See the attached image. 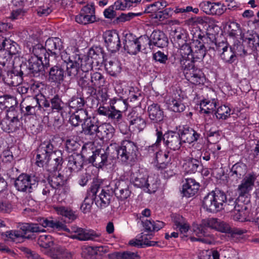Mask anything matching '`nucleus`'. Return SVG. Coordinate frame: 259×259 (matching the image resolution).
Masks as SVG:
<instances>
[{"mask_svg":"<svg viewBox=\"0 0 259 259\" xmlns=\"http://www.w3.org/2000/svg\"><path fill=\"white\" fill-rule=\"evenodd\" d=\"M116 107L111 106L108 118L114 120L116 126L120 130H122L121 128L123 126L126 128L127 126L125 123L123 121L122 112L120 111V110L116 109Z\"/></svg>","mask_w":259,"mask_h":259,"instance_id":"obj_40","label":"nucleus"},{"mask_svg":"<svg viewBox=\"0 0 259 259\" xmlns=\"http://www.w3.org/2000/svg\"><path fill=\"white\" fill-rule=\"evenodd\" d=\"M57 170L50 171V173L48 178L49 185L55 189L60 187L65 183L64 177L57 172Z\"/></svg>","mask_w":259,"mask_h":259,"instance_id":"obj_35","label":"nucleus"},{"mask_svg":"<svg viewBox=\"0 0 259 259\" xmlns=\"http://www.w3.org/2000/svg\"><path fill=\"white\" fill-rule=\"evenodd\" d=\"M55 209L58 214L64 216L70 220L73 221L76 218L75 212L73 211L70 207L58 206L55 207Z\"/></svg>","mask_w":259,"mask_h":259,"instance_id":"obj_55","label":"nucleus"},{"mask_svg":"<svg viewBox=\"0 0 259 259\" xmlns=\"http://www.w3.org/2000/svg\"><path fill=\"white\" fill-rule=\"evenodd\" d=\"M42 60L36 57H29L25 64L21 65V68L23 70L24 75L30 77H37L44 68Z\"/></svg>","mask_w":259,"mask_h":259,"instance_id":"obj_11","label":"nucleus"},{"mask_svg":"<svg viewBox=\"0 0 259 259\" xmlns=\"http://www.w3.org/2000/svg\"><path fill=\"white\" fill-rule=\"evenodd\" d=\"M155 132L161 134V142L163 141L167 149L173 151L179 150L182 146V139L179 133L173 131H167L163 133L162 127L155 125Z\"/></svg>","mask_w":259,"mask_h":259,"instance_id":"obj_5","label":"nucleus"},{"mask_svg":"<svg viewBox=\"0 0 259 259\" xmlns=\"http://www.w3.org/2000/svg\"><path fill=\"white\" fill-rule=\"evenodd\" d=\"M75 21L78 23L86 25L95 22L96 21V18L85 15L83 14L82 12L80 11L79 14L76 16Z\"/></svg>","mask_w":259,"mask_h":259,"instance_id":"obj_63","label":"nucleus"},{"mask_svg":"<svg viewBox=\"0 0 259 259\" xmlns=\"http://www.w3.org/2000/svg\"><path fill=\"white\" fill-rule=\"evenodd\" d=\"M226 194L218 188L215 189L205 196L203 200V206L207 211L216 212L223 208Z\"/></svg>","mask_w":259,"mask_h":259,"instance_id":"obj_4","label":"nucleus"},{"mask_svg":"<svg viewBox=\"0 0 259 259\" xmlns=\"http://www.w3.org/2000/svg\"><path fill=\"white\" fill-rule=\"evenodd\" d=\"M37 185V181L35 177L24 174L20 175L14 184L17 190L26 193H31Z\"/></svg>","mask_w":259,"mask_h":259,"instance_id":"obj_10","label":"nucleus"},{"mask_svg":"<svg viewBox=\"0 0 259 259\" xmlns=\"http://www.w3.org/2000/svg\"><path fill=\"white\" fill-rule=\"evenodd\" d=\"M256 176L254 173L248 174L238 186L237 192L238 202L237 209L233 211L232 219L236 221L243 222L250 221L249 219L250 200L248 195L253 189Z\"/></svg>","mask_w":259,"mask_h":259,"instance_id":"obj_2","label":"nucleus"},{"mask_svg":"<svg viewBox=\"0 0 259 259\" xmlns=\"http://www.w3.org/2000/svg\"><path fill=\"white\" fill-rule=\"evenodd\" d=\"M242 40L248 54H251L254 51L259 50V36L257 34H249L247 37H243Z\"/></svg>","mask_w":259,"mask_h":259,"instance_id":"obj_29","label":"nucleus"},{"mask_svg":"<svg viewBox=\"0 0 259 259\" xmlns=\"http://www.w3.org/2000/svg\"><path fill=\"white\" fill-rule=\"evenodd\" d=\"M104 62L105 69L110 75L116 76L120 72V63L115 58L105 60Z\"/></svg>","mask_w":259,"mask_h":259,"instance_id":"obj_38","label":"nucleus"},{"mask_svg":"<svg viewBox=\"0 0 259 259\" xmlns=\"http://www.w3.org/2000/svg\"><path fill=\"white\" fill-rule=\"evenodd\" d=\"M149 42L158 47H163L167 45L168 39L163 32L155 30L150 35Z\"/></svg>","mask_w":259,"mask_h":259,"instance_id":"obj_32","label":"nucleus"},{"mask_svg":"<svg viewBox=\"0 0 259 259\" xmlns=\"http://www.w3.org/2000/svg\"><path fill=\"white\" fill-rule=\"evenodd\" d=\"M41 101H42L41 94L31 97L25 107V114L28 115H33L45 112Z\"/></svg>","mask_w":259,"mask_h":259,"instance_id":"obj_15","label":"nucleus"},{"mask_svg":"<svg viewBox=\"0 0 259 259\" xmlns=\"http://www.w3.org/2000/svg\"><path fill=\"white\" fill-rule=\"evenodd\" d=\"M247 170L246 165L242 162H237L234 164L231 169L230 177L232 181H235L236 183H237L239 180L243 178L242 180H243L248 174L252 173V172H249L245 176ZM253 173L256 175L254 172ZM256 176L257 177V176Z\"/></svg>","mask_w":259,"mask_h":259,"instance_id":"obj_17","label":"nucleus"},{"mask_svg":"<svg viewBox=\"0 0 259 259\" xmlns=\"http://www.w3.org/2000/svg\"><path fill=\"white\" fill-rule=\"evenodd\" d=\"M130 185L129 181L122 178L115 182L114 192L118 199L124 200L130 196L131 191L130 190Z\"/></svg>","mask_w":259,"mask_h":259,"instance_id":"obj_12","label":"nucleus"},{"mask_svg":"<svg viewBox=\"0 0 259 259\" xmlns=\"http://www.w3.org/2000/svg\"><path fill=\"white\" fill-rule=\"evenodd\" d=\"M146 186H144V190H147L149 193H154L159 186V181L157 176H147L146 180Z\"/></svg>","mask_w":259,"mask_h":259,"instance_id":"obj_45","label":"nucleus"},{"mask_svg":"<svg viewBox=\"0 0 259 259\" xmlns=\"http://www.w3.org/2000/svg\"><path fill=\"white\" fill-rule=\"evenodd\" d=\"M108 154L104 149H97L88 159L89 162L98 168L107 165Z\"/></svg>","mask_w":259,"mask_h":259,"instance_id":"obj_16","label":"nucleus"},{"mask_svg":"<svg viewBox=\"0 0 259 259\" xmlns=\"http://www.w3.org/2000/svg\"><path fill=\"white\" fill-rule=\"evenodd\" d=\"M40 224L36 223H23L20 227V229L26 234L27 232L40 233L44 232L45 230Z\"/></svg>","mask_w":259,"mask_h":259,"instance_id":"obj_48","label":"nucleus"},{"mask_svg":"<svg viewBox=\"0 0 259 259\" xmlns=\"http://www.w3.org/2000/svg\"><path fill=\"white\" fill-rule=\"evenodd\" d=\"M112 130V126L110 124L104 123L99 125L97 137L99 139H104L108 138L110 131Z\"/></svg>","mask_w":259,"mask_h":259,"instance_id":"obj_57","label":"nucleus"},{"mask_svg":"<svg viewBox=\"0 0 259 259\" xmlns=\"http://www.w3.org/2000/svg\"><path fill=\"white\" fill-rule=\"evenodd\" d=\"M116 151L118 158L123 162L127 163L128 161H132L136 158L138 150L134 142L124 140L121 142Z\"/></svg>","mask_w":259,"mask_h":259,"instance_id":"obj_6","label":"nucleus"},{"mask_svg":"<svg viewBox=\"0 0 259 259\" xmlns=\"http://www.w3.org/2000/svg\"><path fill=\"white\" fill-rule=\"evenodd\" d=\"M152 58L156 62H158L161 64H166V69L171 72L176 69L178 64L172 59H168V56L163 52L158 51L153 54Z\"/></svg>","mask_w":259,"mask_h":259,"instance_id":"obj_23","label":"nucleus"},{"mask_svg":"<svg viewBox=\"0 0 259 259\" xmlns=\"http://www.w3.org/2000/svg\"><path fill=\"white\" fill-rule=\"evenodd\" d=\"M85 103L83 98L74 96L68 100L65 105L68 106L70 110L72 109L76 111L83 108Z\"/></svg>","mask_w":259,"mask_h":259,"instance_id":"obj_46","label":"nucleus"},{"mask_svg":"<svg viewBox=\"0 0 259 259\" xmlns=\"http://www.w3.org/2000/svg\"><path fill=\"white\" fill-rule=\"evenodd\" d=\"M174 41L179 44V47L181 44L186 42L187 39V33L184 29L181 27H178L170 32Z\"/></svg>","mask_w":259,"mask_h":259,"instance_id":"obj_42","label":"nucleus"},{"mask_svg":"<svg viewBox=\"0 0 259 259\" xmlns=\"http://www.w3.org/2000/svg\"><path fill=\"white\" fill-rule=\"evenodd\" d=\"M67 167L71 172H76L83 167V159L82 155L74 153L68 157Z\"/></svg>","mask_w":259,"mask_h":259,"instance_id":"obj_26","label":"nucleus"},{"mask_svg":"<svg viewBox=\"0 0 259 259\" xmlns=\"http://www.w3.org/2000/svg\"><path fill=\"white\" fill-rule=\"evenodd\" d=\"M105 53L101 47H93L89 50L88 57L92 59L94 63L98 65L103 63L104 61Z\"/></svg>","mask_w":259,"mask_h":259,"instance_id":"obj_34","label":"nucleus"},{"mask_svg":"<svg viewBox=\"0 0 259 259\" xmlns=\"http://www.w3.org/2000/svg\"><path fill=\"white\" fill-rule=\"evenodd\" d=\"M91 82L92 85L100 88L104 85L105 78L101 73L94 72L91 73Z\"/></svg>","mask_w":259,"mask_h":259,"instance_id":"obj_60","label":"nucleus"},{"mask_svg":"<svg viewBox=\"0 0 259 259\" xmlns=\"http://www.w3.org/2000/svg\"><path fill=\"white\" fill-rule=\"evenodd\" d=\"M166 6V2L165 1L159 2L157 1L151 4L146 6L145 10V13H157L159 10L163 9Z\"/></svg>","mask_w":259,"mask_h":259,"instance_id":"obj_58","label":"nucleus"},{"mask_svg":"<svg viewBox=\"0 0 259 259\" xmlns=\"http://www.w3.org/2000/svg\"><path fill=\"white\" fill-rule=\"evenodd\" d=\"M215 45L208 37L202 35L200 30H196L192 39V61L182 63L184 73L188 80L193 84H203L205 77L202 71L195 66L194 62L199 61L205 57L206 52L213 49Z\"/></svg>","mask_w":259,"mask_h":259,"instance_id":"obj_1","label":"nucleus"},{"mask_svg":"<svg viewBox=\"0 0 259 259\" xmlns=\"http://www.w3.org/2000/svg\"><path fill=\"white\" fill-rule=\"evenodd\" d=\"M183 167L184 172L188 174L200 172L202 169L201 161L193 157H188L185 160Z\"/></svg>","mask_w":259,"mask_h":259,"instance_id":"obj_22","label":"nucleus"},{"mask_svg":"<svg viewBox=\"0 0 259 259\" xmlns=\"http://www.w3.org/2000/svg\"><path fill=\"white\" fill-rule=\"evenodd\" d=\"M41 105L44 107V111H47L48 114L50 113L58 112L63 116L64 112V105L62 99L58 95H56L48 100L41 94Z\"/></svg>","mask_w":259,"mask_h":259,"instance_id":"obj_9","label":"nucleus"},{"mask_svg":"<svg viewBox=\"0 0 259 259\" xmlns=\"http://www.w3.org/2000/svg\"><path fill=\"white\" fill-rule=\"evenodd\" d=\"M180 47V53L183 59L181 61V63H183L185 61H192V42L190 44L185 42L181 44Z\"/></svg>","mask_w":259,"mask_h":259,"instance_id":"obj_44","label":"nucleus"},{"mask_svg":"<svg viewBox=\"0 0 259 259\" xmlns=\"http://www.w3.org/2000/svg\"><path fill=\"white\" fill-rule=\"evenodd\" d=\"M155 167L157 170L161 171V173L165 178H169L176 174L177 166L175 163H172L155 165Z\"/></svg>","mask_w":259,"mask_h":259,"instance_id":"obj_43","label":"nucleus"},{"mask_svg":"<svg viewBox=\"0 0 259 259\" xmlns=\"http://www.w3.org/2000/svg\"><path fill=\"white\" fill-rule=\"evenodd\" d=\"M149 234H146V236L145 237H143L142 236V242L138 239L132 240L129 242V244L131 246H137V247H143V245H146V246H153L157 244V242L149 241L147 238V236Z\"/></svg>","mask_w":259,"mask_h":259,"instance_id":"obj_59","label":"nucleus"},{"mask_svg":"<svg viewBox=\"0 0 259 259\" xmlns=\"http://www.w3.org/2000/svg\"><path fill=\"white\" fill-rule=\"evenodd\" d=\"M147 176V175L142 170H132L129 182L135 187L144 189V186H146Z\"/></svg>","mask_w":259,"mask_h":259,"instance_id":"obj_25","label":"nucleus"},{"mask_svg":"<svg viewBox=\"0 0 259 259\" xmlns=\"http://www.w3.org/2000/svg\"><path fill=\"white\" fill-rule=\"evenodd\" d=\"M37 243L40 247L45 248H48L53 245L54 242L52 237L50 235L45 234L40 235L39 237Z\"/></svg>","mask_w":259,"mask_h":259,"instance_id":"obj_62","label":"nucleus"},{"mask_svg":"<svg viewBox=\"0 0 259 259\" xmlns=\"http://www.w3.org/2000/svg\"><path fill=\"white\" fill-rule=\"evenodd\" d=\"M217 107V101L215 99L209 100L205 99L200 103V111L205 114H209L215 110Z\"/></svg>","mask_w":259,"mask_h":259,"instance_id":"obj_41","label":"nucleus"},{"mask_svg":"<svg viewBox=\"0 0 259 259\" xmlns=\"http://www.w3.org/2000/svg\"><path fill=\"white\" fill-rule=\"evenodd\" d=\"M5 124L2 127V130L5 132L10 133L15 131L19 128L20 121L18 118L10 120H5Z\"/></svg>","mask_w":259,"mask_h":259,"instance_id":"obj_54","label":"nucleus"},{"mask_svg":"<svg viewBox=\"0 0 259 259\" xmlns=\"http://www.w3.org/2000/svg\"><path fill=\"white\" fill-rule=\"evenodd\" d=\"M106 46L107 49L112 52L118 51L121 44L118 33L115 30H108L103 35Z\"/></svg>","mask_w":259,"mask_h":259,"instance_id":"obj_13","label":"nucleus"},{"mask_svg":"<svg viewBox=\"0 0 259 259\" xmlns=\"http://www.w3.org/2000/svg\"><path fill=\"white\" fill-rule=\"evenodd\" d=\"M72 59L73 60H72L71 62L65 65L66 75L71 79L78 78L81 73L80 64L81 62V60L80 56L77 57L76 59L74 58V59L72 58Z\"/></svg>","mask_w":259,"mask_h":259,"instance_id":"obj_18","label":"nucleus"},{"mask_svg":"<svg viewBox=\"0 0 259 259\" xmlns=\"http://www.w3.org/2000/svg\"><path fill=\"white\" fill-rule=\"evenodd\" d=\"M55 250V253H49L53 259H71L72 258V253L63 247H58Z\"/></svg>","mask_w":259,"mask_h":259,"instance_id":"obj_53","label":"nucleus"},{"mask_svg":"<svg viewBox=\"0 0 259 259\" xmlns=\"http://www.w3.org/2000/svg\"><path fill=\"white\" fill-rule=\"evenodd\" d=\"M101 189V185L98 182H94L92 183L91 186L89 189V196L93 198V201L96 205L100 209L106 207L102 202V195L99 193Z\"/></svg>","mask_w":259,"mask_h":259,"instance_id":"obj_28","label":"nucleus"},{"mask_svg":"<svg viewBox=\"0 0 259 259\" xmlns=\"http://www.w3.org/2000/svg\"><path fill=\"white\" fill-rule=\"evenodd\" d=\"M200 6L202 10L208 15H220L222 13V10L219 3L204 2L201 3Z\"/></svg>","mask_w":259,"mask_h":259,"instance_id":"obj_36","label":"nucleus"},{"mask_svg":"<svg viewBox=\"0 0 259 259\" xmlns=\"http://www.w3.org/2000/svg\"><path fill=\"white\" fill-rule=\"evenodd\" d=\"M172 154L169 151H165L162 152L160 151L159 152L156 153L155 159L156 160V164L155 165H160L162 164H169L172 163L171 162Z\"/></svg>","mask_w":259,"mask_h":259,"instance_id":"obj_51","label":"nucleus"},{"mask_svg":"<svg viewBox=\"0 0 259 259\" xmlns=\"http://www.w3.org/2000/svg\"><path fill=\"white\" fill-rule=\"evenodd\" d=\"M148 117L154 123L162 121L164 117V112L161 106L157 103H153L148 107Z\"/></svg>","mask_w":259,"mask_h":259,"instance_id":"obj_21","label":"nucleus"},{"mask_svg":"<svg viewBox=\"0 0 259 259\" xmlns=\"http://www.w3.org/2000/svg\"><path fill=\"white\" fill-rule=\"evenodd\" d=\"M39 224L44 228L49 227L54 229L60 230L62 226V223L57 220H53L52 218H41L39 220Z\"/></svg>","mask_w":259,"mask_h":259,"instance_id":"obj_56","label":"nucleus"},{"mask_svg":"<svg viewBox=\"0 0 259 259\" xmlns=\"http://www.w3.org/2000/svg\"><path fill=\"white\" fill-rule=\"evenodd\" d=\"M60 230H63L70 233V235H68L70 238L79 241L90 240L96 241L100 236V234L97 233L92 230H88L76 226H72L69 229L63 223Z\"/></svg>","mask_w":259,"mask_h":259,"instance_id":"obj_7","label":"nucleus"},{"mask_svg":"<svg viewBox=\"0 0 259 259\" xmlns=\"http://www.w3.org/2000/svg\"><path fill=\"white\" fill-rule=\"evenodd\" d=\"M175 229H179L181 233H187L190 228V226L186 222L185 219L180 215H176L173 220Z\"/></svg>","mask_w":259,"mask_h":259,"instance_id":"obj_49","label":"nucleus"},{"mask_svg":"<svg viewBox=\"0 0 259 259\" xmlns=\"http://www.w3.org/2000/svg\"><path fill=\"white\" fill-rule=\"evenodd\" d=\"M0 235L4 240L7 241L15 242L18 239L24 237V235L18 230H10L5 232H0Z\"/></svg>","mask_w":259,"mask_h":259,"instance_id":"obj_52","label":"nucleus"},{"mask_svg":"<svg viewBox=\"0 0 259 259\" xmlns=\"http://www.w3.org/2000/svg\"><path fill=\"white\" fill-rule=\"evenodd\" d=\"M47 47H44L41 44H37L30 49V51L34 56L30 57H36L39 59L42 60L43 57L45 59V62H48L49 59V54H48Z\"/></svg>","mask_w":259,"mask_h":259,"instance_id":"obj_39","label":"nucleus"},{"mask_svg":"<svg viewBox=\"0 0 259 259\" xmlns=\"http://www.w3.org/2000/svg\"><path fill=\"white\" fill-rule=\"evenodd\" d=\"M23 75V70L21 68L19 70L14 69L9 71L6 77L7 82L12 86H18L22 82Z\"/></svg>","mask_w":259,"mask_h":259,"instance_id":"obj_30","label":"nucleus"},{"mask_svg":"<svg viewBox=\"0 0 259 259\" xmlns=\"http://www.w3.org/2000/svg\"><path fill=\"white\" fill-rule=\"evenodd\" d=\"M1 46L2 50H5L11 56L18 55L20 52V48L19 45L10 39H3Z\"/></svg>","mask_w":259,"mask_h":259,"instance_id":"obj_37","label":"nucleus"},{"mask_svg":"<svg viewBox=\"0 0 259 259\" xmlns=\"http://www.w3.org/2000/svg\"><path fill=\"white\" fill-rule=\"evenodd\" d=\"M61 151L54 150L50 141L41 143L36 150L35 164L40 167L46 166L48 171L60 170L63 162Z\"/></svg>","mask_w":259,"mask_h":259,"instance_id":"obj_3","label":"nucleus"},{"mask_svg":"<svg viewBox=\"0 0 259 259\" xmlns=\"http://www.w3.org/2000/svg\"><path fill=\"white\" fill-rule=\"evenodd\" d=\"M192 230L197 237H201L202 238L208 237L211 239V241L213 240L212 235L207 233L206 227L205 226L203 225V220L199 224L193 223L192 225Z\"/></svg>","mask_w":259,"mask_h":259,"instance_id":"obj_47","label":"nucleus"},{"mask_svg":"<svg viewBox=\"0 0 259 259\" xmlns=\"http://www.w3.org/2000/svg\"><path fill=\"white\" fill-rule=\"evenodd\" d=\"M98 128L99 122L95 117L89 118L82 124V132L85 135L97 136Z\"/></svg>","mask_w":259,"mask_h":259,"instance_id":"obj_31","label":"nucleus"},{"mask_svg":"<svg viewBox=\"0 0 259 259\" xmlns=\"http://www.w3.org/2000/svg\"><path fill=\"white\" fill-rule=\"evenodd\" d=\"M223 52L221 54V58L226 62L232 63L235 60V54L232 50V48L230 49L228 47H225L223 48Z\"/></svg>","mask_w":259,"mask_h":259,"instance_id":"obj_61","label":"nucleus"},{"mask_svg":"<svg viewBox=\"0 0 259 259\" xmlns=\"http://www.w3.org/2000/svg\"><path fill=\"white\" fill-rule=\"evenodd\" d=\"M130 120L129 128L133 131H142L146 126V122L140 116H138L136 112H132L128 115Z\"/></svg>","mask_w":259,"mask_h":259,"instance_id":"obj_27","label":"nucleus"},{"mask_svg":"<svg viewBox=\"0 0 259 259\" xmlns=\"http://www.w3.org/2000/svg\"><path fill=\"white\" fill-rule=\"evenodd\" d=\"M200 185L195 179L192 178L185 179V182L183 185L182 193L186 197H191L197 192Z\"/></svg>","mask_w":259,"mask_h":259,"instance_id":"obj_24","label":"nucleus"},{"mask_svg":"<svg viewBox=\"0 0 259 259\" xmlns=\"http://www.w3.org/2000/svg\"><path fill=\"white\" fill-rule=\"evenodd\" d=\"M179 132L183 142L188 143L197 141L201 136L198 130H195L187 125L184 126L182 129L179 130Z\"/></svg>","mask_w":259,"mask_h":259,"instance_id":"obj_19","label":"nucleus"},{"mask_svg":"<svg viewBox=\"0 0 259 259\" xmlns=\"http://www.w3.org/2000/svg\"><path fill=\"white\" fill-rule=\"evenodd\" d=\"M231 109L226 106L222 105L220 106L215 113V116L218 119H226L230 115Z\"/></svg>","mask_w":259,"mask_h":259,"instance_id":"obj_64","label":"nucleus"},{"mask_svg":"<svg viewBox=\"0 0 259 259\" xmlns=\"http://www.w3.org/2000/svg\"><path fill=\"white\" fill-rule=\"evenodd\" d=\"M124 49L130 55H136L141 50V42L140 38H134L130 35H126L124 42Z\"/></svg>","mask_w":259,"mask_h":259,"instance_id":"obj_20","label":"nucleus"},{"mask_svg":"<svg viewBox=\"0 0 259 259\" xmlns=\"http://www.w3.org/2000/svg\"><path fill=\"white\" fill-rule=\"evenodd\" d=\"M168 109L175 112H181L185 109L183 99L180 95L169 98L166 102Z\"/></svg>","mask_w":259,"mask_h":259,"instance_id":"obj_33","label":"nucleus"},{"mask_svg":"<svg viewBox=\"0 0 259 259\" xmlns=\"http://www.w3.org/2000/svg\"><path fill=\"white\" fill-rule=\"evenodd\" d=\"M44 68L47 70L48 73V80L60 84L64 80L66 76L65 65L60 63L56 65L51 64L50 60L45 63Z\"/></svg>","mask_w":259,"mask_h":259,"instance_id":"obj_8","label":"nucleus"},{"mask_svg":"<svg viewBox=\"0 0 259 259\" xmlns=\"http://www.w3.org/2000/svg\"><path fill=\"white\" fill-rule=\"evenodd\" d=\"M142 222L145 231L148 233L154 231H158L164 226V223L160 221L155 222L153 221L146 220L144 221H142Z\"/></svg>","mask_w":259,"mask_h":259,"instance_id":"obj_50","label":"nucleus"},{"mask_svg":"<svg viewBox=\"0 0 259 259\" xmlns=\"http://www.w3.org/2000/svg\"><path fill=\"white\" fill-rule=\"evenodd\" d=\"M46 47L50 56L57 58L60 56L61 51L64 49L63 42L58 37H51L48 38L45 42Z\"/></svg>","mask_w":259,"mask_h":259,"instance_id":"obj_14","label":"nucleus"}]
</instances>
